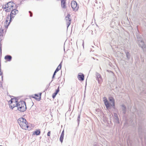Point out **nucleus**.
<instances>
[{
  "label": "nucleus",
  "mask_w": 146,
  "mask_h": 146,
  "mask_svg": "<svg viewBox=\"0 0 146 146\" xmlns=\"http://www.w3.org/2000/svg\"><path fill=\"white\" fill-rule=\"evenodd\" d=\"M138 132L139 137L142 140L143 135L145 136V145H146V126L145 125L143 122H139V124Z\"/></svg>",
  "instance_id": "f257e3e1"
},
{
  "label": "nucleus",
  "mask_w": 146,
  "mask_h": 146,
  "mask_svg": "<svg viewBox=\"0 0 146 146\" xmlns=\"http://www.w3.org/2000/svg\"><path fill=\"white\" fill-rule=\"evenodd\" d=\"M15 104V106L14 104H13V108L17 107V109L21 112H23L26 110L27 107L26 103L25 102L22 101L18 103H16Z\"/></svg>",
  "instance_id": "f03ea898"
},
{
  "label": "nucleus",
  "mask_w": 146,
  "mask_h": 146,
  "mask_svg": "<svg viewBox=\"0 0 146 146\" xmlns=\"http://www.w3.org/2000/svg\"><path fill=\"white\" fill-rule=\"evenodd\" d=\"M17 121L19 124L23 129H26V128H28V122L25 119L22 117L18 119Z\"/></svg>",
  "instance_id": "7ed1b4c3"
},
{
  "label": "nucleus",
  "mask_w": 146,
  "mask_h": 146,
  "mask_svg": "<svg viewBox=\"0 0 146 146\" xmlns=\"http://www.w3.org/2000/svg\"><path fill=\"white\" fill-rule=\"evenodd\" d=\"M137 43L138 46L143 49V50L146 48V46L141 36L140 35H137Z\"/></svg>",
  "instance_id": "20e7f679"
},
{
  "label": "nucleus",
  "mask_w": 146,
  "mask_h": 146,
  "mask_svg": "<svg viewBox=\"0 0 146 146\" xmlns=\"http://www.w3.org/2000/svg\"><path fill=\"white\" fill-rule=\"evenodd\" d=\"M18 13L19 11L16 9H12L10 15H9L10 21H12V19L15 17V15Z\"/></svg>",
  "instance_id": "39448f33"
},
{
  "label": "nucleus",
  "mask_w": 146,
  "mask_h": 146,
  "mask_svg": "<svg viewBox=\"0 0 146 146\" xmlns=\"http://www.w3.org/2000/svg\"><path fill=\"white\" fill-rule=\"evenodd\" d=\"M71 6L74 10L77 11L79 8L78 6H77V2L74 1L71 2Z\"/></svg>",
  "instance_id": "423d86ee"
},
{
  "label": "nucleus",
  "mask_w": 146,
  "mask_h": 146,
  "mask_svg": "<svg viewBox=\"0 0 146 146\" xmlns=\"http://www.w3.org/2000/svg\"><path fill=\"white\" fill-rule=\"evenodd\" d=\"M11 22L10 21L9 15H8L7 16L6 21L4 23L5 27V28L7 29L8 28V26Z\"/></svg>",
  "instance_id": "0eeeda50"
},
{
  "label": "nucleus",
  "mask_w": 146,
  "mask_h": 146,
  "mask_svg": "<svg viewBox=\"0 0 146 146\" xmlns=\"http://www.w3.org/2000/svg\"><path fill=\"white\" fill-rule=\"evenodd\" d=\"M70 14H68L67 16L65 18V20L66 22V25H67V29L70 25L71 19L70 18Z\"/></svg>",
  "instance_id": "6e6552de"
},
{
  "label": "nucleus",
  "mask_w": 146,
  "mask_h": 146,
  "mask_svg": "<svg viewBox=\"0 0 146 146\" xmlns=\"http://www.w3.org/2000/svg\"><path fill=\"white\" fill-rule=\"evenodd\" d=\"M109 101L111 102V105L114 108L115 107V100L114 98L112 97H110L109 98Z\"/></svg>",
  "instance_id": "1a4fd4ad"
},
{
  "label": "nucleus",
  "mask_w": 146,
  "mask_h": 146,
  "mask_svg": "<svg viewBox=\"0 0 146 146\" xmlns=\"http://www.w3.org/2000/svg\"><path fill=\"white\" fill-rule=\"evenodd\" d=\"M97 77V80L98 81L99 84H100L102 82V79L101 76L100 74L98 73H96V74Z\"/></svg>",
  "instance_id": "9d476101"
},
{
  "label": "nucleus",
  "mask_w": 146,
  "mask_h": 146,
  "mask_svg": "<svg viewBox=\"0 0 146 146\" xmlns=\"http://www.w3.org/2000/svg\"><path fill=\"white\" fill-rule=\"evenodd\" d=\"M15 5V3H14L13 2L11 1L7 3V6L8 8L11 9L13 8Z\"/></svg>",
  "instance_id": "9b49d317"
},
{
  "label": "nucleus",
  "mask_w": 146,
  "mask_h": 146,
  "mask_svg": "<svg viewBox=\"0 0 146 146\" xmlns=\"http://www.w3.org/2000/svg\"><path fill=\"white\" fill-rule=\"evenodd\" d=\"M78 78L79 80L81 81H83L84 80V75L81 73L78 74Z\"/></svg>",
  "instance_id": "f8f14e48"
},
{
  "label": "nucleus",
  "mask_w": 146,
  "mask_h": 146,
  "mask_svg": "<svg viewBox=\"0 0 146 146\" xmlns=\"http://www.w3.org/2000/svg\"><path fill=\"white\" fill-rule=\"evenodd\" d=\"M61 1L62 7L63 9H66V0H61Z\"/></svg>",
  "instance_id": "ddd939ff"
},
{
  "label": "nucleus",
  "mask_w": 146,
  "mask_h": 146,
  "mask_svg": "<svg viewBox=\"0 0 146 146\" xmlns=\"http://www.w3.org/2000/svg\"><path fill=\"white\" fill-rule=\"evenodd\" d=\"M4 58L8 61H10L12 60V57L11 55H7L5 56Z\"/></svg>",
  "instance_id": "4468645a"
},
{
  "label": "nucleus",
  "mask_w": 146,
  "mask_h": 146,
  "mask_svg": "<svg viewBox=\"0 0 146 146\" xmlns=\"http://www.w3.org/2000/svg\"><path fill=\"white\" fill-rule=\"evenodd\" d=\"M40 129H39L36 130L35 131H34L33 132V135H40Z\"/></svg>",
  "instance_id": "2eb2a0df"
},
{
  "label": "nucleus",
  "mask_w": 146,
  "mask_h": 146,
  "mask_svg": "<svg viewBox=\"0 0 146 146\" xmlns=\"http://www.w3.org/2000/svg\"><path fill=\"white\" fill-rule=\"evenodd\" d=\"M104 104L107 109H108L110 107V104L107 100H104Z\"/></svg>",
  "instance_id": "dca6fc26"
},
{
  "label": "nucleus",
  "mask_w": 146,
  "mask_h": 146,
  "mask_svg": "<svg viewBox=\"0 0 146 146\" xmlns=\"http://www.w3.org/2000/svg\"><path fill=\"white\" fill-rule=\"evenodd\" d=\"M59 91V87L57 89V90H56L55 92L53 94L52 96V98L54 99L55 97H56V95L58 93Z\"/></svg>",
  "instance_id": "f3484780"
},
{
  "label": "nucleus",
  "mask_w": 146,
  "mask_h": 146,
  "mask_svg": "<svg viewBox=\"0 0 146 146\" xmlns=\"http://www.w3.org/2000/svg\"><path fill=\"white\" fill-rule=\"evenodd\" d=\"M17 101H18L17 100V99H16L15 98H11V100L9 101V103L10 102L11 104H12V103L13 102H14V103H18Z\"/></svg>",
  "instance_id": "a211bd4d"
},
{
  "label": "nucleus",
  "mask_w": 146,
  "mask_h": 146,
  "mask_svg": "<svg viewBox=\"0 0 146 146\" xmlns=\"http://www.w3.org/2000/svg\"><path fill=\"white\" fill-rule=\"evenodd\" d=\"M114 118L117 123H119V120L118 117V115L116 113H114Z\"/></svg>",
  "instance_id": "6ab92c4d"
},
{
  "label": "nucleus",
  "mask_w": 146,
  "mask_h": 146,
  "mask_svg": "<svg viewBox=\"0 0 146 146\" xmlns=\"http://www.w3.org/2000/svg\"><path fill=\"white\" fill-rule=\"evenodd\" d=\"M64 136V130L62 132L60 136V140L61 142L62 143L63 141V139Z\"/></svg>",
  "instance_id": "aec40b11"
},
{
  "label": "nucleus",
  "mask_w": 146,
  "mask_h": 146,
  "mask_svg": "<svg viewBox=\"0 0 146 146\" xmlns=\"http://www.w3.org/2000/svg\"><path fill=\"white\" fill-rule=\"evenodd\" d=\"M125 52L127 57V59L128 60H129L130 59L131 57V55L130 53L127 51H125Z\"/></svg>",
  "instance_id": "412c9836"
},
{
  "label": "nucleus",
  "mask_w": 146,
  "mask_h": 146,
  "mask_svg": "<svg viewBox=\"0 0 146 146\" xmlns=\"http://www.w3.org/2000/svg\"><path fill=\"white\" fill-rule=\"evenodd\" d=\"M62 62L60 63L59 65L58 66L57 68H56L55 71L57 72H58L59 70L61 69L62 67Z\"/></svg>",
  "instance_id": "4be33fe9"
},
{
  "label": "nucleus",
  "mask_w": 146,
  "mask_h": 146,
  "mask_svg": "<svg viewBox=\"0 0 146 146\" xmlns=\"http://www.w3.org/2000/svg\"><path fill=\"white\" fill-rule=\"evenodd\" d=\"M123 108L122 109V110L123 111V113L125 114L126 113V106L124 105H122V106Z\"/></svg>",
  "instance_id": "5701e85b"
},
{
  "label": "nucleus",
  "mask_w": 146,
  "mask_h": 146,
  "mask_svg": "<svg viewBox=\"0 0 146 146\" xmlns=\"http://www.w3.org/2000/svg\"><path fill=\"white\" fill-rule=\"evenodd\" d=\"M80 114L79 113L78 115V117L77 119V121L78 124V125H79V122L80 121Z\"/></svg>",
  "instance_id": "b1692460"
},
{
  "label": "nucleus",
  "mask_w": 146,
  "mask_h": 146,
  "mask_svg": "<svg viewBox=\"0 0 146 146\" xmlns=\"http://www.w3.org/2000/svg\"><path fill=\"white\" fill-rule=\"evenodd\" d=\"M42 94L41 93H40L39 94L40 97L38 98H36L35 97L32 96V97L35 99L37 100L38 101H39L40 100L41 98V95Z\"/></svg>",
  "instance_id": "393cba45"
},
{
  "label": "nucleus",
  "mask_w": 146,
  "mask_h": 146,
  "mask_svg": "<svg viewBox=\"0 0 146 146\" xmlns=\"http://www.w3.org/2000/svg\"><path fill=\"white\" fill-rule=\"evenodd\" d=\"M4 30L2 29L1 30H1H0V36H3V33Z\"/></svg>",
  "instance_id": "a878e982"
},
{
  "label": "nucleus",
  "mask_w": 146,
  "mask_h": 146,
  "mask_svg": "<svg viewBox=\"0 0 146 146\" xmlns=\"http://www.w3.org/2000/svg\"><path fill=\"white\" fill-rule=\"evenodd\" d=\"M6 8H8L7 6V4L5 5H3L2 7V8L3 9H6Z\"/></svg>",
  "instance_id": "bb28decb"
},
{
  "label": "nucleus",
  "mask_w": 146,
  "mask_h": 146,
  "mask_svg": "<svg viewBox=\"0 0 146 146\" xmlns=\"http://www.w3.org/2000/svg\"><path fill=\"white\" fill-rule=\"evenodd\" d=\"M115 22H114L113 21L111 22L110 23V25L111 27H113L114 26V25L115 24Z\"/></svg>",
  "instance_id": "cd10ccee"
},
{
  "label": "nucleus",
  "mask_w": 146,
  "mask_h": 146,
  "mask_svg": "<svg viewBox=\"0 0 146 146\" xmlns=\"http://www.w3.org/2000/svg\"><path fill=\"white\" fill-rule=\"evenodd\" d=\"M7 9H6L5 10V12H9L10 11H11L12 9L9 8Z\"/></svg>",
  "instance_id": "c85d7f7f"
},
{
  "label": "nucleus",
  "mask_w": 146,
  "mask_h": 146,
  "mask_svg": "<svg viewBox=\"0 0 146 146\" xmlns=\"http://www.w3.org/2000/svg\"><path fill=\"white\" fill-rule=\"evenodd\" d=\"M1 64H0V76L2 74V72H1Z\"/></svg>",
  "instance_id": "c756f323"
},
{
  "label": "nucleus",
  "mask_w": 146,
  "mask_h": 146,
  "mask_svg": "<svg viewBox=\"0 0 146 146\" xmlns=\"http://www.w3.org/2000/svg\"><path fill=\"white\" fill-rule=\"evenodd\" d=\"M50 131H49L47 133V136H50Z\"/></svg>",
  "instance_id": "7c9ffc66"
},
{
  "label": "nucleus",
  "mask_w": 146,
  "mask_h": 146,
  "mask_svg": "<svg viewBox=\"0 0 146 146\" xmlns=\"http://www.w3.org/2000/svg\"><path fill=\"white\" fill-rule=\"evenodd\" d=\"M29 13L30 14V17H32L33 16L32 13L31 12V11H29Z\"/></svg>",
  "instance_id": "2f4dec72"
},
{
  "label": "nucleus",
  "mask_w": 146,
  "mask_h": 146,
  "mask_svg": "<svg viewBox=\"0 0 146 146\" xmlns=\"http://www.w3.org/2000/svg\"><path fill=\"white\" fill-rule=\"evenodd\" d=\"M18 6L17 5H15V7L14 6V7H13V9H17V7H18Z\"/></svg>",
  "instance_id": "473e14b6"
},
{
  "label": "nucleus",
  "mask_w": 146,
  "mask_h": 146,
  "mask_svg": "<svg viewBox=\"0 0 146 146\" xmlns=\"http://www.w3.org/2000/svg\"><path fill=\"white\" fill-rule=\"evenodd\" d=\"M13 106L12 105H10V108H11L12 109L14 108H13Z\"/></svg>",
  "instance_id": "72a5a7b5"
},
{
  "label": "nucleus",
  "mask_w": 146,
  "mask_h": 146,
  "mask_svg": "<svg viewBox=\"0 0 146 146\" xmlns=\"http://www.w3.org/2000/svg\"><path fill=\"white\" fill-rule=\"evenodd\" d=\"M35 96H36V97H39V96L38 94H35Z\"/></svg>",
  "instance_id": "f704fd0d"
},
{
  "label": "nucleus",
  "mask_w": 146,
  "mask_h": 146,
  "mask_svg": "<svg viewBox=\"0 0 146 146\" xmlns=\"http://www.w3.org/2000/svg\"><path fill=\"white\" fill-rule=\"evenodd\" d=\"M57 72L55 71L54 72V73L53 75H55L56 73Z\"/></svg>",
  "instance_id": "c9c22d12"
},
{
  "label": "nucleus",
  "mask_w": 146,
  "mask_h": 146,
  "mask_svg": "<svg viewBox=\"0 0 146 146\" xmlns=\"http://www.w3.org/2000/svg\"><path fill=\"white\" fill-rule=\"evenodd\" d=\"M82 46H83V47H84V41H83V43H82Z\"/></svg>",
  "instance_id": "e433bc0d"
},
{
  "label": "nucleus",
  "mask_w": 146,
  "mask_h": 146,
  "mask_svg": "<svg viewBox=\"0 0 146 146\" xmlns=\"http://www.w3.org/2000/svg\"><path fill=\"white\" fill-rule=\"evenodd\" d=\"M55 76V75H54L53 74V76H52V79H53L54 78Z\"/></svg>",
  "instance_id": "4c0bfd02"
},
{
  "label": "nucleus",
  "mask_w": 146,
  "mask_h": 146,
  "mask_svg": "<svg viewBox=\"0 0 146 146\" xmlns=\"http://www.w3.org/2000/svg\"><path fill=\"white\" fill-rule=\"evenodd\" d=\"M2 86V84H1V81L0 80V87Z\"/></svg>",
  "instance_id": "58836bf2"
},
{
  "label": "nucleus",
  "mask_w": 146,
  "mask_h": 146,
  "mask_svg": "<svg viewBox=\"0 0 146 146\" xmlns=\"http://www.w3.org/2000/svg\"><path fill=\"white\" fill-rule=\"evenodd\" d=\"M0 52H2V48H1V47H0Z\"/></svg>",
  "instance_id": "ea45409f"
},
{
  "label": "nucleus",
  "mask_w": 146,
  "mask_h": 146,
  "mask_svg": "<svg viewBox=\"0 0 146 146\" xmlns=\"http://www.w3.org/2000/svg\"><path fill=\"white\" fill-rule=\"evenodd\" d=\"M69 107L70 108V107H71V105L70 104H69Z\"/></svg>",
  "instance_id": "a19ab883"
},
{
  "label": "nucleus",
  "mask_w": 146,
  "mask_h": 146,
  "mask_svg": "<svg viewBox=\"0 0 146 146\" xmlns=\"http://www.w3.org/2000/svg\"><path fill=\"white\" fill-rule=\"evenodd\" d=\"M52 81H53V80H52L51 82H52Z\"/></svg>",
  "instance_id": "79ce46f5"
}]
</instances>
